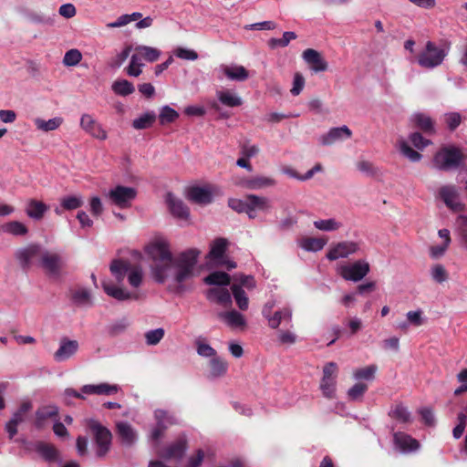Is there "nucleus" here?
<instances>
[{
	"label": "nucleus",
	"mask_w": 467,
	"mask_h": 467,
	"mask_svg": "<svg viewBox=\"0 0 467 467\" xmlns=\"http://www.w3.org/2000/svg\"><path fill=\"white\" fill-rule=\"evenodd\" d=\"M389 415L394 420L402 423H409L411 421L410 412L409 411L408 408L401 403L397 404L391 408Z\"/></svg>",
	"instance_id": "obj_41"
},
{
	"label": "nucleus",
	"mask_w": 467,
	"mask_h": 467,
	"mask_svg": "<svg viewBox=\"0 0 467 467\" xmlns=\"http://www.w3.org/2000/svg\"><path fill=\"white\" fill-rule=\"evenodd\" d=\"M368 390V385L365 383H356L348 390V397L350 400L356 401L360 400Z\"/></svg>",
	"instance_id": "obj_54"
},
{
	"label": "nucleus",
	"mask_w": 467,
	"mask_h": 467,
	"mask_svg": "<svg viewBox=\"0 0 467 467\" xmlns=\"http://www.w3.org/2000/svg\"><path fill=\"white\" fill-rule=\"evenodd\" d=\"M271 200L263 195L247 194V216L249 219H255L259 213L267 214L272 210Z\"/></svg>",
	"instance_id": "obj_9"
},
{
	"label": "nucleus",
	"mask_w": 467,
	"mask_h": 467,
	"mask_svg": "<svg viewBox=\"0 0 467 467\" xmlns=\"http://www.w3.org/2000/svg\"><path fill=\"white\" fill-rule=\"evenodd\" d=\"M33 404L30 400L23 401L19 408L13 413L11 420L17 423H22L26 420V414L32 410Z\"/></svg>",
	"instance_id": "obj_50"
},
{
	"label": "nucleus",
	"mask_w": 467,
	"mask_h": 467,
	"mask_svg": "<svg viewBox=\"0 0 467 467\" xmlns=\"http://www.w3.org/2000/svg\"><path fill=\"white\" fill-rule=\"evenodd\" d=\"M63 122L64 119L61 117H55L48 120L36 118L34 120L36 128L44 132H49L57 130L63 124Z\"/></svg>",
	"instance_id": "obj_38"
},
{
	"label": "nucleus",
	"mask_w": 467,
	"mask_h": 467,
	"mask_svg": "<svg viewBox=\"0 0 467 467\" xmlns=\"http://www.w3.org/2000/svg\"><path fill=\"white\" fill-rule=\"evenodd\" d=\"M431 275L432 279L439 284L445 282L448 278L447 271L445 270L444 266L440 264L431 267Z\"/></svg>",
	"instance_id": "obj_61"
},
{
	"label": "nucleus",
	"mask_w": 467,
	"mask_h": 467,
	"mask_svg": "<svg viewBox=\"0 0 467 467\" xmlns=\"http://www.w3.org/2000/svg\"><path fill=\"white\" fill-rule=\"evenodd\" d=\"M40 265L49 275L58 276L64 266V262L60 254L44 249L40 257Z\"/></svg>",
	"instance_id": "obj_12"
},
{
	"label": "nucleus",
	"mask_w": 467,
	"mask_h": 467,
	"mask_svg": "<svg viewBox=\"0 0 467 467\" xmlns=\"http://www.w3.org/2000/svg\"><path fill=\"white\" fill-rule=\"evenodd\" d=\"M43 247L39 244L31 243L26 246L18 248L15 252V257L18 261L20 266L24 270H27L32 261L36 257H41Z\"/></svg>",
	"instance_id": "obj_11"
},
{
	"label": "nucleus",
	"mask_w": 467,
	"mask_h": 467,
	"mask_svg": "<svg viewBox=\"0 0 467 467\" xmlns=\"http://www.w3.org/2000/svg\"><path fill=\"white\" fill-rule=\"evenodd\" d=\"M78 348V343L76 340L62 338L58 349L54 353V359L57 362H62L72 357Z\"/></svg>",
	"instance_id": "obj_25"
},
{
	"label": "nucleus",
	"mask_w": 467,
	"mask_h": 467,
	"mask_svg": "<svg viewBox=\"0 0 467 467\" xmlns=\"http://www.w3.org/2000/svg\"><path fill=\"white\" fill-rule=\"evenodd\" d=\"M136 196V189L123 185H117L105 193V198L109 203L119 209L130 208Z\"/></svg>",
	"instance_id": "obj_4"
},
{
	"label": "nucleus",
	"mask_w": 467,
	"mask_h": 467,
	"mask_svg": "<svg viewBox=\"0 0 467 467\" xmlns=\"http://www.w3.org/2000/svg\"><path fill=\"white\" fill-rule=\"evenodd\" d=\"M204 283L209 285L226 286L230 285V275L225 272L215 271L204 277Z\"/></svg>",
	"instance_id": "obj_39"
},
{
	"label": "nucleus",
	"mask_w": 467,
	"mask_h": 467,
	"mask_svg": "<svg viewBox=\"0 0 467 467\" xmlns=\"http://www.w3.org/2000/svg\"><path fill=\"white\" fill-rule=\"evenodd\" d=\"M358 249L359 245L356 242H340L328 251L327 257L330 261L346 258L350 254H356Z\"/></svg>",
	"instance_id": "obj_16"
},
{
	"label": "nucleus",
	"mask_w": 467,
	"mask_h": 467,
	"mask_svg": "<svg viewBox=\"0 0 467 467\" xmlns=\"http://www.w3.org/2000/svg\"><path fill=\"white\" fill-rule=\"evenodd\" d=\"M209 379H217L224 376L228 369V363L221 357L216 356L209 361Z\"/></svg>",
	"instance_id": "obj_35"
},
{
	"label": "nucleus",
	"mask_w": 467,
	"mask_h": 467,
	"mask_svg": "<svg viewBox=\"0 0 467 467\" xmlns=\"http://www.w3.org/2000/svg\"><path fill=\"white\" fill-rule=\"evenodd\" d=\"M231 290L237 306L243 311L246 310L248 308L249 300L243 287L239 285L234 284L231 286Z\"/></svg>",
	"instance_id": "obj_44"
},
{
	"label": "nucleus",
	"mask_w": 467,
	"mask_h": 467,
	"mask_svg": "<svg viewBox=\"0 0 467 467\" xmlns=\"http://www.w3.org/2000/svg\"><path fill=\"white\" fill-rule=\"evenodd\" d=\"M218 317L223 320L225 324L231 328H244L246 326V320L244 317L234 309L220 312Z\"/></svg>",
	"instance_id": "obj_30"
},
{
	"label": "nucleus",
	"mask_w": 467,
	"mask_h": 467,
	"mask_svg": "<svg viewBox=\"0 0 467 467\" xmlns=\"http://www.w3.org/2000/svg\"><path fill=\"white\" fill-rule=\"evenodd\" d=\"M70 300L78 307H89L93 305L89 290L84 287L72 290Z\"/></svg>",
	"instance_id": "obj_33"
},
{
	"label": "nucleus",
	"mask_w": 467,
	"mask_h": 467,
	"mask_svg": "<svg viewBox=\"0 0 467 467\" xmlns=\"http://www.w3.org/2000/svg\"><path fill=\"white\" fill-rule=\"evenodd\" d=\"M306 63H307L311 69L315 72H323L327 69V63L322 57L319 52L315 49L307 48L302 55Z\"/></svg>",
	"instance_id": "obj_24"
},
{
	"label": "nucleus",
	"mask_w": 467,
	"mask_h": 467,
	"mask_svg": "<svg viewBox=\"0 0 467 467\" xmlns=\"http://www.w3.org/2000/svg\"><path fill=\"white\" fill-rule=\"evenodd\" d=\"M206 298L213 303L223 306H229L232 304V296L227 288L223 286L213 287L206 291Z\"/></svg>",
	"instance_id": "obj_26"
},
{
	"label": "nucleus",
	"mask_w": 467,
	"mask_h": 467,
	"mask_svg": "<svg viewBox=\"0 0 467 467\" xmlns=\"http://www.w3.org/2000/svg\"><path fill=\"white\" fill-rule=\"evenodd\" d=\"M369 264L365 260H358L353 264L346 265L340 268V275L348 281L358 282L368 273Z\"/></svg>",
	"instance_id": "obj_10"
},
{
	"label": "nucleus",
	"mask_w": 467,
	"mask_h": 467,
	"mask_svg": "<svg viewBox=\"0 0 467 467\" xmlns=\"http://www.w3.org/2000/svg\"><path fill=\"white\" fill-rule=\"evenodd\" d=\"M187 450V440L186 438L180 437L177 441L165 447L159 455L165 460H176L180 461L185 454Z\"/></svg>",
	"instance_id": "obj_15"
},
{
	"label": "nucleus",
	"mask_w": 467,
	"mask_h": 467,
	"mask_svg": "<svg viewBox=\"0 0 467 467\" xmlns=\"http://www.w3.org/2000/svg\"><path fill=\"white\" fill-rule=\"evenodd\" d=\"M140 57L137 54H133L130 57V65L126 68V72L130 77H139L141 74L140 67L143 66L140 62Z\"/></svg>",
	"instance_id": "obj_59"
},
{
	"label": "nucleus",
	"mask_w": 467,
	"mask_h": 467,
	"mask_svg": "<svg viewBox=\"0 0 467 467\" xmlns=\"http://www.w3.org/2000/svg\"><path fill=\"white\" fill-rule=\"evenodd\" d=\"M147 253L153 260L152 275L156 282L162 284L169 276L171 266L175 268L174 280L180 292L185 290L184 282L194 276V270L201 251L190 248L182 252L175 259L164 243H156L147 248Z\"/></svg>",
	"instance_id": "obj_1"
},
{
	"label": "nucleus",
	"mask_w": 467,
	"mask_h": 467,
	"mask_svg": "<svg viewBox=\"0 0 467 467\" xmlns=\"http://www.w3.org/2000/svg\"><path fill=\"white\" fill-rule=\"evenodd\" d=\"M116 429L117 433L124 445L130 446L135 442L137 439L136 431L129 422H118Z\"/></svg>",
	"instance_id": "obj_32"
},
{
	"label": "nucleus",
	"mask_w": 467,
	"mask_h": 467,
	"mask_svg": "<svg viewBox=\"0 0 467 467\" xmlns=\"http://www.w3.org/2000/svg\"><path fill=\"white\" fill-rule=\"evenodd\" d=\"M337 373V365L333 361L327 363L323 368V376L320 380V389L323 396L327 399L335 398Z\"/></svg>",
	"instance_id": "obj_7"
},
{
	"label": "nucleus",
	"mask_w": 467,
	"mask_h": 467,
	"mask_svg": "<svg viewBox=\"0 0 467 467\" xmlns=\"http://www.w3.org/2000/svg\"><path fill=\"white\" fill-rule=\"evenodd\" d=\"M166 203L170 213L173 217L180 220H188L190 217L189 208L185 203L173 193L168 192L166 195Z\"/></svg>",
	"instance_id": "obj_19"
},
{
	"label": "nucleus",
	"mask_w": 467,
	"mask_h": 467,
	"mask_svg": "<svg viewBox=\"0 0 467 467\" xmlns=\"http://www.w3.org/2000/svg\"><path fill=\"white\" fill-rule=\"evenodd\" d=\"M155 420L157 421V425L167 427L175 423V419L173 416L170 415L167 411L162 410H157L154 412Z\"/></svg>",
	"instance_id": "obj_58"
},
{
	"label": "nucleus",
	"mask_w": 467,
	"mask_h": 467,
	"mask_svg": "<svg viewBox=\"0 0 467 467\" xmlns=\"http://www.w3.org/2000/svg\"><path fill=\"white\" fill-rule=\"evenodd\" d=\"M272 303H266L262 310L264 317L268 320V325L271 328H277L281 323L287 326H292V309L290 307H284L272 314Z\"/></svg>",
	"instance_id": "obj_8"
},
{
	"label": "nucleus",
	"mask_w": 467,
	"mask_h": 467,
	"mask_svg": "<svg viewBox=\"0 0 467 467\" xmlns=\"http://www.w3.org/2000/svg\"><path fill=\"white\" fill-rule=\"evenodd\" d=\"M238 185L250 191H258L275 185V181L270 177L256 175L242 179Z\"/></svg>",
	"instance_id": "obj_23"
},
{
	"label": "nucleus",
	"mask_w": 467,
	"mask_h": 467,
	"mask_svg": "<svg viewBox=\"0 0 467 467\" xmlns=\"http://www.w3.org/2000/svg\"><path fill=\"white\" fill-rule=\"evenodd\" d=\"M140 59L143 58L148 62H154L159 59L161 51L155 47L148 46H138L135 47Z\"/></svg>",
	"instance_id": "obj_42"
},
{
	"label": "nucleus",
	"mask_w": 467,
	"mask_h": 467,
	"mask_svg": "<svg viewBox=\"0 0 467 467\" xmlns=\"http://www.w3.org/2000/svg\"><path fill=\"white\" fill-rule=\"evenodd\" d=\"M24 443L27 450L35 451L47 462H54L58 457L57 449L45 441L26 442L24 441Z\"/></svg>",
	"instance_id": "obj_18"
},
{
	"label": "nucleus",
	"mask_w": 467,
	"mask_h": 467,
	"mask_svg": "<svg viewBox=\"0 0 467 467\" xmlns=\"http://www.w3.org/2000/svg\"><path fill=\"white\" fill-rule=\"evenodd\" d=\"M47 210L48 206L45 202L36 199H30L26 204V213L29 218L39 221L44 217Z\"/></svg>",
	"instance_id": "obj_31"
},
{
	"label": "nucleus",
	"mask_w": 467,
	"mask_h": 467,
	"mask_svg": "<svg viewBox=\"0 0 467 467\" xmlns=\"http://www.w3.org/2000/svg\"><path fill=\"white\" fill-rule=\"evenodd\" d=\"M228 206L238 213H245L247 215V194L244 199L230 198L228 200Z\"/></svg>",
	"instance_id": "obj_57"
},
{
	"label": "nucleus",
	"mask_w": 467,
	"mask_h": 467,
	"mask_svg": "<svg viewBox=\"0 0 467 467\" xmlns=\"http://www.w3.org/2000/svg\"><path fill=\"white\" fill-rule=\"evenodd\" d=\"M80 127L92 137L100 140L107 139V132L102 126L98 123L91 115L83 114L80 119Z\"/></svg>",
	"instance_id": "obj_22"
},
{
	"label": "nucleus",
	"mask_w": 467,
	"mask_h": 467,
	"mask_svg": "<svg viewBox=\"0 0 467 467\" xmlns=\"http://www.w3.org/2000/svg\"><path fill=\"white\" fill-rule=\"evenodd\" d=\"M218 73L226 76L231 80L244 81L248 78V71L243 66L220 65L216 69Z\"/></svg>",
	"instance_id": "obj_28"
},
{
	"label": "nucleus",
	"mask_w": 467,
	"mask_h": 467,
	"mask_svg": "<svg viewBox=\"0 0 467 467\" xmlns=\"http://www.w3.org/2000/svg\"><path fill=\"white\" fill-rule=\"evenodd\" d=\"M109 269L119 283L127 275L129 285L134 289L139 288L143 283L142 268L140 265H132L129 261L115 259L111 262Z\"/></svg>",
	"instance_id": "obj_3"
},
{
	"label": "nucleus",
	"mask_w": 467,
	"mask_h": 467,
	"mask_svg": "<svg viewBox=\"0 0 467 467\" xmlns=\"http://www.w3.org/2000/svg\"><path fill=\"white\" fill-rule=\"evenodd\" d=\"M352 135L351 130L346 125L331 128L327 133L321 135L318 139L320 144L324 146L332 145L336 141L349 139Z\"/></svg>",
	"instance_id": "obj_21"
},
{
	"label": "nucleus",
	"mask_w": 467,
	"mask_h": 467,
	"mask_svg": "<svg viewBox=\"0 0 467 467\" xmlns=\"http://www.w3.org/2000/svg\"><path fill=\"white\" fill-rule=\"evenodd\" d=\"M187 198L195 203L206 205L213 202V195L209 186H192L187 190Z\"/></svg>",
	"instance_id": "obj_20"
},
{
	"label": "nucleus",
	"mask_w": 467,
	"mask_h": 467,
	"mask_svg": "<svg viewBox=\"0 0 467 467\" xmlns=\"http://www.w3.org/2000/svg\"><path fill=\"white\" fill-rule=\"evenodd\" d=\"M3 230L5 233L14 236H25L28 234V228L26 224L18 221H10L4 224Z\"/></svg>",
	"instance_id": "obj_43"
},
{
	"label": "nucleus",
	"mask_w": 467,
	"mask_h": 467,
	"mask_svg": "<svg viewBox=\"0 0 467 467\" xmlns=\"http://www.w3.org/2000/svg\"><path fill=\"white\" fill-rule=\"evenodd\" d=\"M228 242L224 238L215 239L212 245L210 252L207 254V258L212 261H216L222 264L221 260L223 258L226 252Z\"/></svg>",
	"instance_id": "obj_34"
},
{
	"label": "nucleus",
	"mask_w": 467,
	"mask_h": 467,
	"mask_svg": "<svg viewBox=\"0 0 467 467\" xmlns=\"http://www.w3.org/2000/svg\"><path fill=\"white\" fill-rule=\"evenodd\" d=\"M399 149L400 153L412 162H418L422 158V155L417 150H413L404 140H400L399 141Z\"/></svg>",
	"instance_id": "obj_47"
},
{
	"label": "nucleus",
	"mask_w": 467,
	"mask_h": 467,
	"mask_svg": "<svg viewBox=\"0 0 467 467\" xmlns=\"http://www.w3.org/2000/svg\"><path fill=\"white\" fill-rule=\"evenodd\" d=\"M111 89L116 95L127 97L135 91V87L127 79H117L112 83Z\"/></svg>",
	"instance_id": "obj_40"
},
{
	"label": "nucleus",
	"mask_w": 467,
	"mask_h": 467,
	"mask_svg": "<svg viewBox=\"0 0 467 467\" xmlns=\"http://www.w3.org/2000/svg\"><path fill=\"white\" fill-rule=\"evenodd\" d=\"M408 323L415 326L420 327L423 324V317H422V311L420 309L416 311H409L406 314Z\"/></svg>",
	"instance_id": "obj_64"
},
{
	"label": "nucleus",
	"mask_w": 467,
	"mask_h": 467,
	"mask_svg": "<svg viewBox=\"0 0 467 467\" xmlns=\"http://www.w3.org/2000/svg\"><path fill=\"white\" fill-rule=\"evenodd\" d=\"M102 288L108 296L118 301H139L143 297V295L138 290L130 292L114 284L104 282L102 284Z\"/></svg>",
	"instance_id": "obj_13"
},
{
	"label": "nucleus",
	"mask_w": 467,
	"mask_h": 467,
	"mask_svg": "<svg viewBox=\"0 0 467 467\" xmlns=\"http://www.w3.org/2000/svg\"><path fill=\"white\" fill-rule=\"evenodd\" d=\"M446 55L444 49L438 47L433 42L428 41L425 49L418 57V63L421 67L432 69L443 62Z\"/></svg>",
	"instance_id": "obj_5"
},
{
	"label": "nucleus",
	"mask_w": 467,
	"mask_h": 467,
	"mask_svg": "<svg viewBox=\"0 0 467 467\" xmlns=\"http://www.w3.org/2000/svg\"><path fill=\"white\" fill-rule=\"evenodd\" d=\"M467 159L462 150L454 146H443L433 156V165L439 171H453L462 168Z\"/></svg>",
	"instance_id": "obj_2"
},
{
	"label": "nucleus",
	"mask_w": 467,
	"mask_h": 467,
	"mask_svg": "<svg viewBox=\"0 0 467 467\" xmlns=\"http://www.w3.org/2000/svg\"><path fill=\"white\" fill-rule=\"evenodd\" d=\"M327 241L322 238L309 237L302 243V248L309 252H318L326 245Z\"/></svg>",
	"instance_id": "obj_51"
},
{
	"label": "nucleus",
	"mask_w": 467,
	"mask_h": 467,
	"mask_svg": "<svg viewBox=\"0 0 467 467\" xmlns=\"http://www.w3.org/2000/svg\"><path fill=\"white\" fill-rule=\"evenodd\" d=\"M378 370V367L374 364L367 366L365 368H358L354 371L353 377L357 380H373L375 374Z\"/></svg>",
	"instance_id": "obj_49"
},
{
	"label": "nucleus",
	"mask_w": 467,
	"mask_h": 467,
	"mask_svg": "<svg viewBox=\"0 0 467 467\" xmlns=\"http://www.w3.org/2000/svg\"><path fill=\"white\" fill-rule=\"evenodd\" d=\"M218 100L224 106L234 108L243 104V99L230 90H219L216 92Z\"/></svg>",
	"instance_id": "obj_37"
},
{
	"label": "nucleus",
	"mask_w": 467,
	"mask_h": 467,
	"mask_svg": "<svg viewBox=\"0 0 467 467\" xmlns=\"http://www.w3.org/2000/svg\"><path fill=\"white\" fill-rule=\"evenodd\" d=\"M195 345L196 351L199 356L203 358H210L211 359L217 356L216 350L202 340L197 339L195 341Z\"/></svg>",
	"instance_id": "obj_53"
},
{
	"label": "nucleus",
	"mask_w": 467,
	"mask_h": 467,
	"mask_svg": "<svg viewBox=\"0 0 467 467\" xmlns=\"http://www.w3.org/2000/svg\"><path fill=\"white\" fill-rule=\"evenodd\" d=\"M410 121L416 128L428 135L435 133L434 123L431 118L424 113L417 112L410 117Z\"/></svg>",
	"instance_id": "obj_29"
},
{
	"label": "nucleus",
	"mask_w": 467,
	"mask_h": 467,
	"mask_svg": "<svg viewBox=\"0 0 467 467\" xmlns=\"http://www.w3.org/2000/svg\"><path fill=\"white\" fill-rule=\"evenodd\" d=\"M84 204L82 195H67L60 200V206L67 211L76 210Z\"/></svg>",
	"instance_id": "obj_46"
},
{
	"label": "nucleus",
	"mask_w": 467,
	"mask_h": 467,
	"mask_svg": "<svg viewBox=\"0 0 467 467\" xmlns=\"http://www.w3.org/2000/svg\"><path fill=\"white\" fill-rule=\"evenodd\" d=\"M445 122L448 129L451 131L455 130L462 122V116L459 112H450L445 114Z\"/></svg>",
	"instance_id": "obj_62"
},
{
	"label": "nucleus",
	"mask_w": 467,
	"mask_h": 467,
	"mask_svg": "<svg viewBox=\"0 0 467 467\" xmlns=\"http://www.w3.org/2000/svg\"><path fill=\"white\" fill-rule=\"evenodd\" d=\"M119 390V387L116 384H109L106 382L98 385L87 384L81 387L80 392L75 398L85 400L84 395H113Z\"/></svg>",
	"instance_id": "obj_14"
},
{
	"label": "nucleus",
	"mask_w": 467,
	"mask_h": 467,
	"mask_svg": "<svg viewBox=\"0 0 467 467\" xmlns=\"http://www.w3.org/2000/svg\"><path fill=\"white\" fill-rule=\"evenodd\" d=\"M439 197L443 201L446 206L453 211H459L462 207L460 195L455 185H443L439 190Z\"/></svg>",
	"instance_id": "obj_17"
},
{
	"label": "nucleus",
	"mask_w": 467,
	"mask_h": 467,
	"mask_svg": "<svg viewBox=\"0 0 467 467\" xmlns=\"http://www.w3.org/2000/svg\"><path fill=\"white\" fill-rule=\"evenodd\" d=\"M394 443L402 452H411L419 449V441L404 432L394 433Z\"/></svg>",
	"instance_id": "obj_27"
},
{
	"label": "nucleus",
	"mask_w": 467,
	"mask_h": 467,
	"mask_svg": "<svg viewBox=\"0 0 467 467\" xmlns=\"http://www.w3.org/2000/svg\"><path fill=\"white\" fill-rule=\"evenodd\" d=\"M409 140L412 145L420 150H424L427 146L431 144V140L425 139L420 132H412L410 134Z\"/></svg>",
	"instance_id": "obj_60"
},
{
	"label": "nucleus",
	"mask_w": 467,
	"mask_h": 467,
	"mask_svg": "<svg viewBox=\"0 0 467 467\" xmlns=\"http://www.w3.org/2000/svg\"><path fill=\"white\" fill-rule=\"evenodd\" d=\"M174 55L181 58L185 60H196L198 58V54L192 49L184 48V47H178L174 51Z\"/></svg>",
	"instance_id": "obj_63"
},
{
	"label": "nucleus",
	"mask_w": 467,
	"mask_h": 467,
	"mask_svg": "<svg viewBox=\"0 0 467 467\" xmlns=\"http://www.w3.org/2000/svg\"><path fill=\"white\" fill-rule=\"evenodd\" d=\"M314 226L320 231L332 232L341 228L342 223L334 218H330L315 221Z\"/></svg>",
	"instance_id": "obj_48"
},
{
	"label": "nucleus",
	"mask_w": 467,
	"mask_h": 467,
	"mask_svg": "<svg viewBox=\"0 0 467 467\" xmlns=\"http://www.w3.org/2000/svg\"><path fill=\"white\" fill-rule=\"evenodd\" d=\"M156 119L154 111H148L140 115L132 121V127L136 130H144L150 128Z\"/></svg>",
	"instance_id": "obj_45"
},
{
	"label": "nucleus",
	"mask_w": 467,
	"mask_h": 467,
	"mask_svg": "<svg viewBox=\"0 0 467 467\" xmlns=\"http://www.w3.org/2000/svg\"><path fill=\"white\" fill-rule=\"evenodd\" d=\"M179 117L178 112L170 106H163L159 115V120L161 125L171 123Z\"/></svg>",
	"instance_id": "obj_52"
},
{
	"label": "nucleus",
	"mask_w": 467,
	"mask_h": 467,
	"mask_svg": "<svg viewBox=\"0 0 467 467\" xmlns=\"http://www.w3.org/2000/svg\"><path fill=\"white\" fill-rule=\"evenodd\" d=\"M57 414L58 408L56 405L43 406L36 411L35 424L37 428H41L47 419L57 417Z\"/></svg>",
	"instance_id": "obj_36"
},
{
	"label": "nucleus",
	"mask_w": 467,
	"mask_h": 467,
	"mask_svg": "<svg viewBox=\"0 0 467 467\" xmlns=\"http://www.w3.org/2000/svg\"><path fill=\"white\" fill-rule=\"evenodd\" d=\"M165 331L163 328L159 327L156 329L149 330L145 333L146 343L149 346H155L163 338Z\"/></svg>",
	"instance_id": "obj_56"
},
{
	"label": "nucleus",
	"mask_w": 467,
	"mask_h": 467,
	"mask_svg": "<svg viewBox=\"0 0 467 467\" xmlns=\"http://www.w3.org/2000/svg\"><path fill=\"white\" fill-rule=\"evenodd\" d=\"M82 59V54L78 49H70L66 52L63 64L67 67L77 66Z\"/></svg>",
	"instance_id": "obj_55"
},
{
	"label": "nucleus",
	"mask_w": 467,
	"mask_h": 467,
	"mask_svg": "<svg viewBox=\"0 0 467 467\" xmlns=\"http://www.w3.org/2000/svg\"><path fill=\"white\" fill-rule=\"evenodd\" d=\"M88 426L97 444L96 454L98 457L102 458L109 451L112 438L111 432L94 420H88Z\"/></svg>",
	"instance_id": "obj_6"
}]
</instances>
